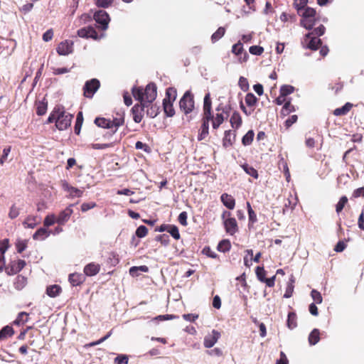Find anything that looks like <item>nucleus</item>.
<instances>
[{"label":"nucleus","mask_w":364,"mask_h":364,"mask_svg":"<svg viewBox=\"0 0 364 364\" xmlns=\"http://www.w3.org/2000/svg\"><path fill=\"white\" fill-rule=\"evenodd\" d=\"M73 115L67 112L63 106H55L50 114L47 123H55V127L58 130H65L68 129L70 124Z\"/></svg>","instance_id":"obj_1"},{"label":"nucleus","mask_w":364,"mask_h":364,"mask_svg":"<svg viewBox=\"0 0 364 364\" xmlns=\"http://www.w3.org/2000/svg\"><path fill=\"white\" fill-rule=\"evenodd\" d=\"M225 33V28L224 27H219L218 30L212 35L211 41L215 43L219 41Z\"/></svg>","instance_id":"obj_45"},{"label":"nucleus","mask_w":364,"mask_h":364,"mask_svg":"<svg viewBox=\"0 0 364 364\" xmlns=\"http://www.w3.org/2000/svg\"><path fill=\"white\" fill-rule=\"evenodd\" d=\"M301 43L303 47L306 49L316 50L321 46L322 41L317 36L308 33L304 36Z\"/></svg>","instance_id":"obj_5"},{"label":"nucleus","mask_w":364,"mask_h":364,"mask_svg":"<svg viewBox=\"0 0 364 364\" xmlns=\"http://www.w3.org/2000/svg\"><path fill=\"white\" fill-rule=\"evenodd\" d=\"M230 123L232 128L234 129H238L241 127L242 124V119L237 111L232 112L230 119Z\"/></svg>","instance_id":"obj_24"},{"label":"nucleus","mask_w":364,"mask_h":364,"mask_svg":"<svg viewBox=\"0 0 364 364\" xmlns=\"http://www.w3.org/2000/svg\"><path fill=\"white\" fill-rule=\"evenodd\" d=\"M238 85L243 91H247L249 89V83L247 78L241 76L239 79Z\"/></svg>","instance_id":"obj_62"},{"label":"nucleus","mask_w":364,"mask_h":364,"mask_svg":"<svg viewBox=\"0 0 364 364\" xmlns=\"http://www.w3.org/2000/svg\"><path fill=\"white\" fill-rule=\"evenodd\" d=\"M177 97V90L176 88L170 87L166 90V96L163 102H174Z\"/></svg>","instance_id":"obj_28"},{"label":"nucleus","mask_w":364,"mask_h":364,"mask_svg":"<svg viewBox=\"0 0 364 364\" xmlns=\"http://www.w3.org/2000/svg\"><path fill=\"white\" fill-rule=\"evenodd\" d=\"M218 250L222 252H228L231 248V243L228 240H221L218 245Z\"/></svg>","instance_id":"obj_43"},{"label":"nucleus","mask_w":364,"mask_h":364,"mask_svg":"<svg viewBox=\"0 0 364 364\" xmlns=\"http://www.w3.org/2000/svg\"><path fill=\"white\" fill-rule=\"evenodd\" d=\"M316 11L314 9L306 7L303 13L302 18H314L316 17Z\"/></svg>","instance_id":"obj_58"},{"label":"nucleus","mask_w":364,"mask_h":364,"mask_svg":"<svg viewBox=\"0 0 364 364\" xmlns=\"http://www.w3.org/2000/svg\"><path fill=\"white\" fill-rule=\"evenodd\" d=\"M77 36L83 38H92L97 40L98 34L92 26L84 27L77 31Z\"/></svg>","instance_id":"obj_14"},{"label":"nucleus","mask_w":364,"mask_h":364,"mask_svg":"<svg viewBox=\"0 0 364 364\" xmlns=\"http://www.w3.org/2000/svg\"><path fill=\"white\" fill-rule=\"evenodd\" d=\"M147 234L148 228L144 225H140L136 230V235L140 238L146 237Z\"/></svg>","instance_id":"obj_59"},{"label":"nucleus","mask_w":364,"mask_h":364,"mask_svg":"<svg viewBox=\"0 0 364 364\" xmlns=\"http://www.w3.org/2000/svg\"><path fill=\"white\" fill-rule=\"evenodd\" d=\"M220 333L216 330H213L210 333L205 336L203 341L204 347L206 348H212L220 338Z\"/></svg>","instance_id":"obj_13"},{"label":"nucleus","mask_w":364,"mask_h":364,"mask_svg":"<svg viewBox=\"0 0 364 364\" xmlns=\"http://www.w3.org/2000/svg\"><path fill=\"white\" fill-rule=\"evenodd\" d=\"M232 53L238 57L240 63L246 62L248 59V54L244 50L243 45L240 41L232 46Z\"/></svg>","instance_id":"obj_11"},{"label":"nucleus","mask_w":364,"mask_h":364,"mask_svg":"<svg viewBox=\"0 0 364 364\" xmlns=\"http://www.w3.org/2000/svg\"><path fill=\"white\" fill-rule=\"evenodd\" d=\"M220 200L227 208L230 210L234 209L235 206V200L231 195L226 193H223L220 196Z\"/></svg>","instance_id":"obj_25"},{"label":"nucleus","mask_w":364,"mask_h":364,"mask_svg":"<svg viewBox=\"0 0 364 364\" xmlns=\"http://www.w3.org/2000/svg\"><path fill=\"white\" fill-rule=\"evenodd\" d=\"M156 240L160 242L162 245L166 246L169 244V235L166 234L159 235L156 237Z\"/></svg>","instance_id":"obj_57"},{"label":"nucleus","mask_w":364,"mask_h":364,"mask_svg":"<svg viewBox=\"0 0 364 364\" xmlns=\"http://www.w3.org/2000/svg\"><path fill=\"white\" fill-rule=\"evenodd\" d=\"M128 356L126 355H119L117 357L114 358V363L116 364H127L128 363Z\"/></svg>","instance_id":"obj_64"},{"label":"nucleus","mask_w":364,"mask_h":364,"mask_svg":"<svg viewBox=\"0 0 364 364\" xmlns=\"http://www.w3.org/2000/svg\"><path fill=\"white\" fill-rule=\"evenodd\" d=\"M287 327L292 330L297 326V316L294 311L289 312L287 321Z\"/></svg>","instance_id":"obj_32"},{"label":"nucleus","mask_w":364,"mask_h":364,"mask_svg":"<svg viewBox=\"0 0 364 364\" xmlns=\"http://www.w3.org/2000/svg\"><path fill=\"white\" fill-rule=\"evenodd\" d=\"M94 19L97 23L100 24L102 30H106L107 28L110 21L108 14L103 10H100L95 12L94 14Z\"/></svg>","instance_id":"obj_10"},{"label":"nucleus","mask_w":364,"mask_h":364,"mask_svg":"<svg viewBox=\"0 0 364 364\" xmlns=\"http://www.w3.org/2000/svg\"><path fill=\"white\" fill-rule=\"evenodd\" d=\"M29 314L26 312H20L17 318L14 321L13 323L16 326H21L26 323L28 321Z\"/></svg>","instance_id":"obj_34"},{"label":"nucleus","mask_w":364,"mask_h":364,"mask_svg":"<svg viewBox=\"0 0 364 364\" xmlns=\"http://www.w3.org/2000/svg\"><path fill=\"white\" fill-rule=\"evenodd\" d=\"M73 205H70L59 213L58 217H56V223L60 225H63L69 220L71 215L73 213L72 209Z\"/></svg>","instance_id":"obj_16"},{"label":"nucleus","mask_w":364,"mask_h":364,"mask_svg":"<svg viewBox=\"0 0 364 364\" xmlns=\"http://www.w3.org/2000/svg\"><path fill=\"white\" fill-rule=\"evenodd\" d=\"M317 21V18H302L301 24L308 30L312 29Z\"/></svg>","instance_id":"obj_39"},{"label":"nucleus","mask_w":364,"mask_h":364,"mask_svg":"<svg viewBox=\"0 0 364 364\" xmlns=\"http://www.w3.org/2000/svg\"><path fill=\"white\" fill-rule=\"evenodd\" d=\"M83 122V115L82 112H79L76 117L75 124L74 127V132L77 135L80 133L81 127Z\"/></svg>","instance_id":"obj_40"},{"label":"nucleus","mask_w":364,"mask_h":364,"mask_svg":"<svg viewBox=\"0 0 364 364\" xmlns=\"http://www.w3.org/2000/svg\"><path fill=\"white\" fill-rule=\"evenodd\" d=\"M101 269L100 264L95 262H90L85 266L83 272L87 277H92L97 274Z\"/></svg>","instance_id":"obj_20"},{"label":"nucleus","mask_w":364,"mask_h":364,"mask_svg":"<svg viewBox=\"0 0 364 364\" xmlns=\"http://www.w3.org/2000/svg\"><path fill=\"white\" fill-rule=\"evenodd\" d=\"M180 109L185 114L191 113L195 109L194 95L191 90H187L179 101Z\"/></svg>","instance_id":"obj_4"},{"label":"nucleus","mask_w":364,"mask_h":364,"mask_svg":"<svg viewBox=\"0 0 364 364\" xmlns=\"http://www.w3.org/2000/svg\"><path fill=\"white\" fill-rule=\"evenodd\" d=\"M203 118L212 119L213 111H212V101L210 98V94L208 92L203 99Z\"/></svg>","instance_id":"obj_12"},{"label":"nucleus","mask_w":364,"mask_h":364,"mask_svg":"<svg viewBox=\"0 0 364 364\" xmlns=\"http://www.w3.org/2000/svg\"><path fill=\"white\" fill-rule=\"evenodd\" d=\"M26 263L23 259H16L10 262L9 265L5 268L6 273L9 275H14L21 272Z\"/></svg>","instance_id":"obj_8"},{"label":"nucleus","mask_w":364,"mask_h":364,"mask_svg":"<svg viewBox=\"0 0 364 364\" xmlns=\"http://www.w3.org/2000/svg\"><path fill=\"white\" fill-rule=\"evenodd\" d=\"M241 166L247 174L252 176L255 179L258 178V177H259L258 172L253 166H252L247 164H244Z\"/></svg>","instance_id":"obj_37"},{"label":"nucleus","mask_w":364,"mask_h":364,"mask_svg":"<svg viewBox=\"0 0 364 364\" xmlns=\"http://www.w3.org/2000/svg\"><path fill=\"white\" fill-rule=\"evenodd\" d=\"M73 41L65 40L59 43L57 47V53L60 55H66L73 52Z\"/></svg>","instance_id":"obj_18"},{"label":"nucleus","mask_w":364,"mask_h":364,"mask_svg":"<svg viewBox=\"0 0 364 364\" xmlns=\"http://www.w3.org/2000/svg\"><path fill=\"white\" fill-rule=\"evenodd\" d=\"M49 235L50 231H48L46 228H41L33 235V239L34 240H44Z\"/></svg>","instance_id":"obj_27"},{"label":"nucleus","mask_w":364,"mask_h":364,"mask_svg":"<svg viewBox=\"0 0 364 364\" xmlns=\"http://www.w3.org/2000/svg\"><path fill=\"white\" fill-rule=\"evenodd\" d=\"M61 186L65 192L68 193L70 198H80L83 194V190L70 186L66 181H61Z\"/></svg>","instance_id":"obj_15"},{"label":"nucleus","mask_w":364,"mask_h":364,"mask_svg":"<svg viewBox=\"0 0 364 364\" xmlns=\"http://www.w3.org/2000/svg\"><path fill=\"white\" fill-rule=\"evenodd\" d=\"M279 166L280 168H282V170H283V171L284 173V175L286 176L287 180L289 181V178H290V172H289V170L288 164H287V161L284 159H282L279 161Z\"/></svg>","instance_id":"obj_47"},{"label":"nucleus","mask_w":364,"mask_h":364,"mask_svg":"<svg viewBox=\"0 0 364 364\" xmlns=\"http://www.w3.org/2000/svg\"><path fill=\"white\" fill-rule=\"evenodd\" d=\"M211 119L203 118L202 117V124L200 128L199 129V133L198 135V140L202 141L205 139L209 134V122Z\"/></svg>","instance_id":"obj_19"},{"label":"nucleus","mask_w":364,"mask_h":364,"mask_svg":"<svg viewBox=\"0 0 364 364\" xmlns=\"http://www.w3.org/2000/svg\"><path fill=\"white\" fill-rule=\"evenodd\" d=\"M40 223V220L38 216L36 215H28L24 221L23 222V225L25 228H34Z\"/></svg>","instance_id":"obj_26"},{"label":"nucleus","mask_w":364,"mask_h":364,"mask_svg":"<svg viewBox=\"0 0 364 364\" xmlns=\"http://www.w3.org/2000/svg\"><path fill=\"white\" fill-rule=\"evenodd\" d=\"M247 207L249 215V223L254 224L257 221V215L252 210L251 205L249 202L247 203Z\"/></svg>","instance_id":"obj_51"},{"label":"nucleus","mask_w":364,"mask_h":364,"mask_svg":"<svg viewBox=\"0 0 364 364\" xmlns=\"http://www.w3.org/2000/svg\"><path fill=\"white\" fill-rule=\"evenodd\" d=\"M68 280L73 287H77L85 281V277L82 274L75 272L69 275Z\"/></svg>","instance_id":"obj_23"},{"label":"nucleus","mask_w":364,"mask_h":364,"mask_svg":"<svg viewBox=\"0 0 364 364\" xmlns=\"http://www.w3.org/2000/svg\"><path fill=\"white\" fill-rule=\"evenodd\" d=\"M163 108L166 117H171L175 114L173 102H163Z\"/></svg>","instance_id":"obj_36"},{"label":"nucleus","mask_w":364,"mask_h":364,"mask_svg":"<svg viewBox=\"0 0 364 364\" xmlns=\"http://www.w3.org/2000/svg\"><path fill=\"white\" fill-rule=\"evenodd\" d=\"M19 213V208L16 205H12L9 210V217L10 219L14 220L18 216Z\"/></svg>","instance_id":"obj_60"},{"label":"nucleus","mask_w":364,"mask_h":364,"mask_svg":"<svg viewBox=\"0 0 364 364\" xmlns=\"http://www.w3.org/2000/svg\"><path fill=\"white\" fill-rule=\"evenodd\" d=\"M223 224L226 232L230 235H234L238 231L237 223L235 218H226Z\"/></svg>","instance_id":"obj_17"},{"label":"nucleus","mask_w":364,"mask_h":364,"mask_svg":"<svg viewBox=\"0 0 364 364\" xmlns=\"http://www.w3.org/2000/svg\"><path fill=\"white\" fill-rule=\"evenodd\" d=\"M56 223V216L54 214L48 215L43 221L45 228L50 227Z\"/></svg>","instance_id":"obj_48"},{"label":"nucleus","mask_w":364,"mask_h":364,"mask_svg":"<svg viewBox=\"0 0 364 364\" xmlns=\"http://www.w3.org/2000/svg\"><path fill=\"white\" fill-rule=\"evenodd\" d=\"M48 109V102L45 101H39L36 103V114L38 116L45 114Z\"/></svg>","instance_id":"obj_41"},{"label":"nucleus","mask_w":364,"mask_h":364,"mask_svg":"<svg viewBox=\"0 0 364 364\" xmlns=\"http://www.w3.org/2000/svg\"><path fill=\"white\" fill-rule=\"evenodd\" d=\"M236 134L235 132L232 130H227L224 133V137L223 139V146L225 149L232 146L235 141Z\"/></svg>","instance_id":"obj_21"},{"label":"nucleus","mask_w":364,"mask_h":364,"mask_svg":"<svg viewBox=\"0 0 364 364\" xmlns=\"http://www.w3.org/2000/svg\"><path fill=\"white\" fill-rule=\"evenodd\" d=\"M326 28L323 25H320L318 27L314 28L310 33H312L313 36H323L325 33Z\"/></svg>","instance_id":"obj_63"},{"label":"nucleus","mask_w":364,"mask_h":364,"mask_svg":"<svg viewBox=\"0 0 364 364\" xmlns=\"http://www.w3.org/2000/svg\"><path fill=\"white\" fill-rule=\"evenodd\" d=\"M134 98L144 103L151 104L157 96V86L154 82L149 83L145 88L134 86L132 89Z\"/></svg>","instance_id":"obj_2"},{"label":"nucleus","mask_w":364,"mask_h":364,"mask_svg":"<svg viewBox=\"0 0 364 364\" xmlns=\"http://www.w3.org/2000/svg\"><path fill=\"white\" fill-rule=\"evenodd\" d=\"M231 109L230 104L223 105V103H220L218 105L215 109L217 113L215 115L213 114V118L210 119L213 129H218L224 121L228 119Z\"/></svg>","instance_id":"obj_3"},{"label":"nucleus","mask_w":364,"mask_h":364,"mask_svg":"<svg viewBox=\"0 0 364 364\" xmlns=\"http://www.w3.org/2000/svg\"><path fill=\"white\" fill-rule=\"evenodd\" d=\"M348 203V198L346 196H342L338 203L336 205V211L337 213H339L342 211L346 204Z\"/></svg>","instance_id":"obj_52"},{"label":"nucleus","mask_w":364,"mask_h":364,"mask_svg":"<svg viewBox=\"0 0 364 364\" xmlns=\"http://www.w3.org/2000/svg\"><path fill=\"white\" fill-rule=\"evenodd\" d=\"M249 51L252 55H261L264 52V48L259 46H252L250 47Z\"/></svg>","instance_id":"obj_61"},{"label":"nucleus","mask_w":364,"mask_h":364,"mask_svg":"<svg viewBox=\"0 0 364 364\" xmlns=\"http://www.w3.org/2000/svg\"><path fill=\"white\" fill-rule=\"evenodd\" d=\"M14 334V328L10 326H6L0 331V341L6 340Z\"/></svg>","instance_id":"obj_30"},{"label":"nucleus","mask_w":364,"mask_h":364,"mask_svg":"<svg viewBox=\"0 0 364 364\" xmlns=\"http://www.w3.org/2000/svg\"><path fill=\"white\" fill-rule=\"evenodd\" d=\"M245 103L246 105L250 107H252V110L251 111H247L246 107L244 106L243 103L241 102H240V108L242 109V111L246 114V115H250L252 112L254 111V107H255V105H257V102H258V99L255 97V95L253 94V93H251V92H249L246 95L245 97Z\"/></svg>","instance_id":"obj_9"},{"label":"nucleus","mask_w":364,"mask_h":364,"mask_svg":"<svg viewBox=\"0 0 364 364\" xmlns=\"http://www.w3.org/2000/svg\"><path fill=\"white\" fill-rule=\"evenodd\" d=\"M62 291V289L59 285L54 284L47 287L46 294L50 297H55Z\"/></svg>","instance_id":"obj_35"},{"label":"nucleus","mask_w":364,"mask_h":364,"mask_svg":"<svg viewBox=\"0 0 364 364\" xmlns=\"http://www.w3.org/2000/svg\"><path fill=\"white\" fill-rule=\"evenodd\" d=\"M95 124L102 128H107V129H112V124H111V119H106L104 117H97L95 119Z\"/></svg>","instance_id":"obj_33"},{"label":"nucleus","mask_w":364,"mask_h":364,"mask_svg":"<svg viewBox=\"0 0 364 364\" xmlns=\"http://www.w3.org/2000/svg\"><path fill=\"white\" fill-rule=\"evenodd\" d=\"M353 104L350 102H346L343 107L336 108L333 110V114L335 116H343L348 114V112L353 107Z\"/></svg>","instance_id":"obj_29"},{"label":"nucleus","mask_w":364,"mask_h":364,"mask_svg":"<svg viewBox=\"0 0 364 364\" xmlns=\"http://www.w3.org/2000/svg\"><path fill=\"white\" fill-rule=\"evenodd\" d=\"M100 87V82L93 78L85 82L83 87V95L87 98H92L95 93L98 90Z\"/></svg>","instance_id":"obj_6"},{"label":"nucleus","mask_w":364,"mask_h":364,"mask_svg":"<svg viewBox=\"0 0 364 364\" xmlns=\"http://www.w3.org/2000/svg\"><path fill=\"white\" fill-rule=\"evenodd\" d=\"M148 107V105L143 102L135 104L132 108V114L133 116V120L136 123H140L144 115V109Z\"/></svg>","instance_id":"obj_7"},{"label":"nucleus","mask_w":364,"mask_h":364,"mask_svg":"<svg viewBox=\"0 0 364 364\" xmlns=\"http://www.w3.org/2000/svg\"><path fill=\"white\" fill-rule=\"evenodd\" d=\"M294 91V87L289 85H284L280 88V94L287 97Z\"/></svg>","instance_id":"obj_53"},{"label":"nucleus","mask_w":364,"mask_h":364,"mask_svg":"<svg viewBox=\"0 0 364 364\" xmlns=\"http://www.w3.org/2000/svg\"><path fill=\"white\" fill-rule=\"evenodd\" d=\"M168 232L176 240L181 237L178 228L176 225H170Z\"/></svg>","instance_id":"obj_55"},{"label":"nucleus","mask_w":364,"mask_h":364,"mask_svg":"<svg viewBox=\"0 0 364 364\" xmlns=\"http://www.w3.org/2000/svg\"><path fill=\"white\" fill-rule=\"evenodd\" d=\"M255 133L252 130L248 131L242 137V143L244 146H248L252 144Z\"/></svg>","instance_id":"obj_44"},{"label":"nucleus","mask_w":364,"mask_h":364,"mask_svg":"<svg viewBox=\"0 0 364 364\" xmlns=\"http://www.w3.org/2000/svg\"><path fill=\"white\" fill-rule=\"evenodd\" d=\"M146 108V115L151 118L156 117L160 112V107L155 104H148Z\"/></svg>","instance_id":"obj_31"},{"label":"nucleus","mask_w":364,"mask_h":364,"mask_svg":"<svg viewBox=\"0 0 364 364\" xmlns=\"http://www.w3.org/2000/svg\"><path fill=\"white\" fill-rule=\"evenodd\" d=\"M294 279H291L290 282L287 284V286L286 287L285 293L284 294V298H290L294 292Z\"/></svg>","instance_id":"obj_50"},{"label":"nucleus","mask_w":364,"mask_h":364,"mask_svg":"<svg viewBox=\"0 0 364 364\" xmlns=\"http://www.w3.org/2000/svg\"><path fill=\"white\" fill-rule=\"evenodd\" d=\"M28 240H17L15 245L16 250L18 253H22L27 247L28 246Z\"/></svg>","instance_id":"obj_46"},{"label":"nucleus","mask_w":364,"mask_h":364,"mask_svg":"<svg viewBox=\"0 0 364 364\" xmlns=\"http://www.w3.org/2000/svg\"><path fill=\"white\" fill-rule=\"evenodd\" d=\"M112 333V330H111L104 337L101 338L98 341H93V342H91V343H90L88 344H86L85 346H87V347H93V346H95L97 345H99V344L102 343V342L105 341L107 338H109L111 336Z\"/></svg>","instance_id":"obj_54"},{"label":"nucleus","mask_w":364,"mask_h":364,"mask_svg":"<svg viewBox=\"0 0 364 364\" xmlns=\"http://www.w3.org/2000/svg\"><path fill=\"white\" fill-rule=\"evenodd\" d=\"M311 296L316 304H319L322 303L323 298H322L321 293L318 291H317L316 289H313L311 291Z\"/></svg>","instance_id":"obj_56"},{"label":"nucleus","mask_w":364,"mask_h":364,"mask_svg":"<svg viewBox=\"0 0 364 364\" xmlns=\"http://www.w3.org/2000/svg\"><path fill=\"white\" fill-rule=\"evenodd\" d=\"M296 110L294 106L291 105L290 101H287L284 103L282 111L281 114L283 116L289 115L291 112H293Z\"/></svg>","instance_id":"obj_42"},{"label":"nucleus","mask_w":364,"mask_h":364,"mask_svg":"<svg viewBox=\"0 0 364 364\" xmlns=\"http://www.w3.org/2000/svg\"><path fill=\"white\" fill-rule=\"evenodd\" d=\"M255 273L259 281L262 282L266 279L267 272L263 267H257Z\"/></svg>","instance_id":"obj_49"},{"label":"nucleus","mask_w":364,"mask_h":364,"mask_svg":"<svg viewBox=\"0 0 364 364\" xmlns=\"http://www.w3.org/2000/svg\"><path fill=\"white\" fill-rule=\"evenodd\" d=\"M111 124L112 128L114 127L115 132L117 128L120 126H122L124 124V112L123 110H119L116 112V115L113 117V119H111Z\"/></svg>","instance_id":"obj_22"},{"label":"nucleus","mask_w":364,"mask_h":364,"mask_svg":"<svg viewBox=\"0 0 364 364\" xmlns=\"http://www.w3.org/2000/svg\"><path fill=\"white\" fill-rule=\"evenodd\" d=\"M320 341V331L314 328L309 336V342L310 345H316Z\"/></svg>","instance_id":"obj_38"}]
</instances>
